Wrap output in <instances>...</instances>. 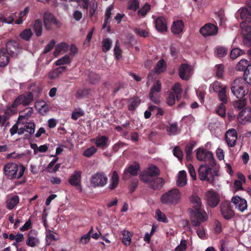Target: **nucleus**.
Listing matches in <instances>:
<instances>
[{"label":"nucleus","instance_id":"nucleus-1","mask_svg":"<svg viewBox=\"0 0 251 251\" xmlns=\"http://www.w3.org/2000/svg\"><path fill=\"white\" fill-rule=\"evenodd\" d=\"M160 171L155 165H151L142 171L139 176L141 181L147 184L153 190H160L165 184L164 179L160 177Z\"/></svg>","mask_w":251,"mask_h":251},{"label":"nucleus","instance_id":"nucleus-2","mask_svg":"<svg viewBox=\"0 0 251 251\" xmlns=\"http://www.w3.org/2000/svg\"><path fill=\"white\" fill-rule=\"evenodd\" d=\"M25 170V167L15 163H8L3 168L5 176L9 179H19L22 177Z\"/></svg>","mask_w":251,"mask_h":251},{"label":"nucleus","instance_id":"nucleus-3","mask_svg":"<svg viewBox=\"0 0 251 251\" xmlns=\"http://www.w3.org/2000/svg\"><path fill=\"white\" fill-rule=\"evenodd\" d=\"M180 199V191L177 188H174L163 194L160 198V201L164 204L175 205L179 202Z\"/></svg>","mask_w":251,"mask_h":251},{"label":"nucleus","instance_id":"nucleus-4","mask_svg":"<svg viewBox=\"0 0 251 251\" xmlns=\"http://www.w3.org/2000/svg\"><path fill=\"white\" fill-rule=\"evenodd\" d=\"M190 221L193 226H200L207 221L208 217L206 212L201 209L190 210Z\"/></svg>","mask_w":251,"mask_h":251},{"label":"nucleus","instance_id":"nucleus-5","mask_svg":"<svg viewBox=\"0 0 251 251\" xmlns=\"http://www.w3.org/2000/svg\"><path fill=\"white\" fill-rule=\"evenodd\" d=\"M198 175L200 180L212 183L214 180V176H217V173L216 171L212 172L211 168L208 165H202L199 168Z\"/></svg>","mask_w":251,"mask_h":251},{"label":"nucleus","instance_id":"nucleus-6","mask_svg":"<svg viewBox=\"0 0 251 251\" xmlns=\"http://www.w3.org/2000/svg\"><path fill=\"white\" fill-rule=\"evenodd\" d=\"M196 156L199 161L208 162V165L211 167H214L215 165V160L213 154L211 151L200 148L197 150Z\"/></svg>","mask_w":251,"mask_h":251},{"label":"nucleus","instance_id":"nucleus-7","mask_svg":"<svg viewBox=\"0 0 251 251\" xmlns=\"http://www.w3.org/2000/svg\"><path fill=\"white\" fill-rule=\"evenodd\" d=\"M230 89L232 93L237 99L243 98L247 94L244 90L243 84L240 79H235L231 83Z\"/></svg>","mask_w":251,"mask_h":251},{"label":"nucleus","instance_id":"nucleus-8","mask_svg":"<svg viewBox=\"0 0 251 251\" xmlns=\"http://www.w3.org/2000/svg\"><path fill=\"white\" fill-rule=\"evenodd\" d=\"M90 181L94 187H102L107 184L108 178L103 173L97 172L91 176Z\"/></svg>","mask_w":251,"mask_h":251},{"label":"nucleus","instance_id":"nucleus-9","mask_svg":"<svg viewBox=\"0 0 251 251\" xmlns=\"http://www.w3.org/2000/svg\"><path fill=\"white\" fill-rule=\"evenodd\" d=\"M23 49L22 47L17 41L10 40L7 42L5 50L12 57H16L18 54L22 52Z\"/></svg>","mask_w":251,"mask_h":251},{"label":"nucleus","instance_id":"nucleus-10","mask_svg":"<svg viewBox=\"0 0 251 251\" xmlns=\"http://www.w3.org/2000/svg\"><path fill=\"white\" fill-rule=\"evenodd\" d=\"M140 170V166L139 164L136 162H134L132 164L130 165L125 169L123 174L122 179L124 180H126L129 179L131 176H136Z\"/></svg>","mask_w":251,"mask_h":251},{"label":"nucleus","instance_id":"nucleus-11","mask_svg":"<svg viewBox=\"0 0 251 251\" xmlns=\"http://www.w3.org/2000/svg\"><path fill=\"white\" fill-rule=\"evenodd\" d=\"M33 95L31 92H29L26 95L22 94L18 96L13 102L12 107L16 108L20 104L28 105L33 101Z\"/></svg>","mask_w":251,"mask_h":251},{"label":"nucleus","instance_id":"nucleus-12","mask_svg":"<svg viewBox=\"0 0 251 251\" xmlns=\"http://www.w3.org/2000/svg\"><path fill=\"white\" fill-rule=\"evenodd\" d=\"M81 175L82 172L81 171L75 170L68 179V182L70 185L76 187L80 192L82 191Z\"/></svg>","mask_w":251,"mask_h":251},{"label":"nucleus","instance_id":"nucleus-13","mask_svg":"<svg viewBox=\"0 0 251 251\" xmlns=\"http://www.w3.org/2000/svg\"><path fill=\"white\" fill-rule=\"evenodd\" d=\"M218 27L211 23H207L202 26L200 29V32L204 37L214 36L218 32Z\"/></svg>","mask_w":251,"mask_h":251},{"label":"nucleus","instance_id":"nucleus-14","mask_svg":"<svg viewBox=\"0 0 251 251\" xmlns=\"http://www.w3.org/2000/svg\"><path fill=\"white\" fill-rule=\"evenodd\" d=\"M220 207L221 214L225 219H230L234 216V211L231 209L230 202H223L221 204Z\"/></svg>","mask_w":251,"mask_h":251},{"label":"nucleus","instance_id":"nucleus-15","mask_svg":"<svg viewBox=\"0 0 251 251\" xmlns=\"http://www.w3.org/2000/svg\"><path fill=\"white\" fill-rule=\"evenodd\" d=\"M238 122L242 124L247 122H251V108L245 107L241 110L237 117Z\"/></svg>","mask_w":251,"mask_h":251},{"label":"nucleus","instance_id":"nucleus-16","mask_svg":"<svg viewBox=\"0 0 251 251\" xmlns=\"http://www.w3.org/2000/svg\"><path fill=\"white\" fill-rule=\"evenodd\" d=\"M225 138L226 142L229 147H234L237 140V133L234 128L228 130L226 133Z\"/></svg>","mask_w":251,"mask_h":251},{"label":"nucleus","instance_id":"nucleus-17","mask_svg":"<svg viewBox=\"0 0 251 251\" xmlns=\"http://www.w3.org/2000/svg\"><path fill=\"white\" fill-rule=\"evenodd\" d=\"M192 68L190 65L186 63L181 64L178 70V75L183 80H187L189 79Z\"/></svg>","mask_w":251,"mask_h":251},{"label":"nucleus","instance_id":"nucleus-18","mask_svg":"<svg viewBox=\"0 0 251 251\" xmlns=\"http://www.w3.org/2000/svg\"><path fill=\"white\" fill-rule=\"evenodd\" d=\"M207 203L211 207H215L219 203L220 196L216 192L211 190L208 191L206 194Z\"/></svg>","mask_w":251,"mask_h":251},{"label":"nucleus","instance_id":"nucleus-19","mask_svg":"<svg viewBox=\"0 0 251 251\" xmlns=\"http://www.w3.org/2000/svg\"><path fill=\"white\" fill-rule=\"evenodd\" d=\"M231 202L235 205L236 208L241 212H243L247 208L246 200L239 196L233 197Z\"/></svg>","mask_w":251,"mask_h":251},{"label":"nucleus","instance_id":"nucleus-20","mask_svg":"<svg viewBox=\"0 0 251 251\" xmlns=\"http://www.w3.org/2000/svg\"><path fill=\"white\" fill-rule=\"evenodd\" d=\"M161 89V83L159 80H157L155 84L151 87L150 93L149 98L154 103L158 104L159 102L158 98L154 95V92H159Z\"/></svg>","mask_w":251,"mask_h":251},{"label":"nucleus","instance_id":"nucleus-21","mask_svg":"<svg viewBox=\"0 0 251 251\" xmlns=\"http://www.w3.org/2000/svg\"><path fill=\"white\" fill-rule=\"evenodd\" d=\"M155 25L157 30L160 32H163L167 30V22L163 17H158L155 20Z\"/></svg>","mask_w":251,"mask_h":251},{"label":"nucleus","instance_id":"nucleus-22","mask_svg":"<svg viewBox=\"0 0 251 251\" xmlns=\"http://www.w3.org/2000/svg\"><path fill=\"white\" fill-rule=\"evenodd\" d=\"M184 27L183 22L181 20H178L173 23L171 29L174 34L178 35L183 31Z\"/></svg>","mask_w":251,"mask_h":251},{"label":"nucleus","instance_id":"nucleus-23","mask_svg":"<svg viewBox=\"0 0 251 251\" xmlns=\"http://www.w3.org/2000/svg\"><path fill=\"white\" fill-rule=\"evenodd\" d=\"M5 202L6 208L9 210H12L19 202V197L17 195L9 196Z\"/></svg>","mask_w":251,"mask_h":251},{"label":"nucleus","instance_id":"nucleus-24","mask_svg":"<svg viewBox=\"0 0 251 251\" xmlns=\"http://www.w3.org/2000/svg\"><path fill=\"white\" fill-rule=\"evenodd\" d=\"M93 140H95L94 143L98 148L103 150L108 147L107 142L108 140V138L104 135L97 137L96 138L94 139Z\"/></svg>","mask_w":251,"mask_h":251},{"label":"nucleus","instance_id":"nucleus-25","mask_svg":"<svg viewBox=\"0 0 251 251\" xmlns=\"http://www.w3.org/2000/svg\"><path fill=\"white\" fill-rule=\"evenodd\" d=\"M190 202L193 208L190 210L201 209L202 203L201 198L197 195H193L190 198Z\"/></svg>","mask_w":251,"mask_h":251},{"label":"nucleus","instance_id":"nucleus-26","mask_svg":"<svg viewBox=\"0 0 251 251\" xmlns=\"http://www.w3.org/2000/svg\"><path fill=\"white\" fill-rule=\"evenodd\" d=\"M9 55L4 48L0 49V67L6 66L9 62Z\"/></svg>","mask_w":251,"mask_h":251},{"label":"nucleus","instance_id":"nucleus-27","mask_svg":"<svg viewBox=\"0 0 251 251\" xmlns=\"http://www.w3.org/2000/svg\"><path fill=\"white\" fill-rule=\"evenodd\" d=\"M119 183V175L117 171H114L112 172L111 178L110 179V183L108 186L109 189L111 190H114L118 186Z\"/></svg>","mask_w":251,"mask_h":251},{"label":"nucleus","instance_id":"nucleus-28","mask_svg":"<svg viewBox=\"0 0 251 251\" xmlns=\"http://www.w3.org/2000/svg\"><path fill=\"white\" fill-rule=\"evenodd\" d=\"M166 69L167 64L165 60L164 59H161L157 62L154 70L155 73L160 74L164 73Z\"/></svg>","mask_w":251,"mask_h":251},{"label":"nucleus","instance_id":"nucleus-29","mask_svg":"<svg viewBox=\"0 0 251 251\" xmlns=\"http://www.w3.org/2000/svg\"><path fill=\"white\" fill-rule=\"evenodd\" d=\"M128 108L129 111H133L141 103L140 99L137 96H134L128 100Z\"/></svg>","mask_w":251,"mask_h":251},{"label":"nucleus","instance_id":"nucleus-30","mask_svg":"<svg viewBox=\"0 0 251 251\" xmlns=\"http://www.w3.org/2000/svg\"><path fill=\"white\" fill-rule=\"evenodd\" d=\"M68 49L69 45L65 42H62L56 45L53 54L55 57H57L61 51L66 52L68 50Z\"/></svg>","mask_w":251,"mask_h":251},{"label":"nucleus","instance_id":"nucleus-31","mask_svg":"<svg viewBox=\"0 0 251 251\" xmlns=\"http://www.w3.org/2000/svg\"><path fill=\"white\" fill-rule=\"evenodd\" d=\"M186 173L185 171H180L178 173L177 185L179 187H183L187 183Z\"/></svg>","mask_w":251,"mask_h":251},{"label":"nucleus","instance_id":"nucleus-32","mask_svg":"<svg viewBox=\"0 0 251 251\" xmlns=\"http://www.w3.org/2000/svg\"><path fill=\"white\" fill-rule=\"evenodd\" d=\"M122 243L126 246H129L131 242L132 234L128 230L125 229L122 231Z\"/></svg>","mask_w":251,"mask_h":251},{"label":"nucleus","instance_id":"nucleus-33","mask_svg":"<svg viewBox=\"0 0 251 251\" xmlns=\"http://www.w3.org/2000/svg\"><path fill=\"white\" fill-rule=\"evenodd\" d=\"M33 29L37 37H39L42 35V22L40 19H37L35 21Z\"/></svg>","mask_w":251,"mask_h":251},{"label":"nucleus","instance_id":"nucleus-34","mask_svg":"<svg viewBox=\"0 0 251 251\" xmlns=\"http://www.w3.org/2000/svg\"><path fill=\"white\" fill-rule=\"evenodd\" d=\"M33 34V32L30 28H26L20 33L19 36L22 39L26 41H29L30 40Z\"/></svg>","mask_w":251,"mask_h":251},{"label":"nucleus","instance_id":"nucleus-35","mask_svg":"<svg viewBox=\"0 0 251 251\" xmlns=\"http://www.w3.org/2000/svg\"><path fill=\"white\" fill-rule=\"evenodd\" d=\"M250 62L246 59H241L237 64L236 69L239 71H245L247 70Z\"/></svg>","mask_w":251,"mask_h":251},{"label":"nucleus","instance_id":"nucleus-36","mask_svg":"<svg viewBox=\"0 0 251 251\" xmlns=\"http://www.w3.org/2000/svg\"><path fill=\"white\" fill-rule=\"evenodd\" d=\"M247 100L245 98L239 99L238 100L234 101L233 106L235 109L242 110L246 107Z\"/></svg>","mask_w":251,"mask_h":251},{"label":"nucleus","instance_id":"nucleus-37","mask_svg":"<svg viewBox=\"0 0 251 251\" xmlns=\"http://www.w3.org/2000/svg\"><path fill=\"white\" fill-rule=\"evenodd\" d=\"M67 69L66 66H61L55 69L52 72L49 74V77L50 79H54L57 77L60 74L64 72Z\"/></svg>","mask_w":251,"mask_h":251},{"label":"nucleus","instance_id":"nucleus-38","mask_svg":"<svg viewBox=\"0 0 251 251\" xmlns=\"http://www.w3.org/2000/svg\"><path fill=\"white\" fill-rule=\"evenodd\" d=\"M166 130L169 135H176L180 131L177 123L170 124V126L167 127Z\"/></svg>","mask_w":251,"mask_h":251},{"label":"nucleus","instance_id":"nucleus-39","mask_svg":"<svg viewBox=\"0 0 251 251\" xmlns=\"http://www.w3.org/2000/svg\"><path fill=\"white\" fill-rule=\"evenodd\" d=\"M33 109L32 107H28L21 112V114L19 115L18 120H20L23 119H27L33 113Z\"/></svg>","mask_w":251,"mask_h":251},{"label":"nucleus","instance_id":"nucleus-40","mask_svg":"<svg viewBox=\"0 0 251 251\" xmlns=\"http://www.w3.org/2000/svg\"><path fill=\"white\" fill-rule=\"evenodd\" d=\"M139 8L138 0H129L127 3V8L133 11H136Z\"/></svg>","mask_w":251,"mask_h":251},{"label":"nucleus","instance_id":"nucleus-41","mask_svg":"<svg viewBox=\"0 0 251 251\" xmlns=\"http://www.w3.org/2000/svg\"><path fill=\"white\" fill-rule=\"evenodd\" d=\"M112 46V41L109 38H105L102 41V49L104 52L108 51Z\"/></svg>","mask_w":251,"mask_h":251},{"label":"nucleus","instance_id":"nucleus-42","mask_svg":"<svg viewBox=\"0 0 251 251\" xmlns=\"http://www.w3.org/2000/svg\"><path fill=\"white\" fill-rule=\"evenodd\" d=\"M133 31L137 35L144 38L148 37L150 34L148 29H143L140 28H135Z\"/></svg>","mask_w":251,"mask_h":251},{"label":"nucleus","instance_id":"nucleus-43","mask_svg":"<svg viewBox=\"0 0 251 251\" xmlns=\"http://www.w3.org/2000/svg\"><path fill=\"white\" fill-rule=\"evenodd\" d=\"M226 88H224L218 93V98L222 103L226 104L228 102V98L226 94Z\"/></svg>","mask_w":251,"mask_h":251},{"label":"nucleus","instance_id":"nucleus-44","mask_svg":"<svg viewBox=\"0 0 251 251\" xmlns=\"http://www.w3.org/2000/svg\"><path fill=\"white\" fill-rule=\"evenodd\" d=\"M210 87H212L214 91L218 93L223 89L226 88V86L223 85L221 82L218 81L214 82L212 84H211Z\"/></svg>","mask_w":251,"mask_h":251},{"label":"nucleus","instance_id":"nucleus-45","mask_svg":"<svg viewBox=\"0 0 251 251\" xmlns=\"http://www.w3.org/2000/svg\"><path fill=\"white\" fill-rule=\"evenodd\" d=\"M70 62V57L68 55L66 54L61 58L58 59L55 62V65L56 66H61L62 65L69 64Z\"/></svg>","mask_w":251,"mask_h":251},{"label":"nucleus","instance_id":"nucleus-46","mask_svg":"<svg viewBox=\"0 0 251 251\" xmlns=\"http://www.w3.org/2000/svg\"><path fill=\"white\" fill-rule=\"evenodd\" d=\"M56 21L54 16L51 13H45L44 16V23L47 26V23L49 24L54 23Z\"/></svg>","mask_w":251,"mask_h":251},{"label":"nucleus","instance_id":"nucleus-47","mask_svg":"<svg viewBox=\"0 0 251 251\" xmlns=\"http://www.w3.org/2000/svg\"><path fill=\"white\" fill-rule=\"evenodd\" d=\"M155 216L158 221L164 223H167L168 220L165 215L159 209H157L155 212Z\"/></svg>","mask_w":251,"mask_h":251},{"label":"nucleus","instance_id":"nucleus-48","mask_svg":"<svg viewBox=\"0 0 251 251\" xmlns=\"http://www.w3.org/2000/svg\"><path fill=\"white\" fill-rule=\"evenodd\" d=\"M151 9V5L146 3L141 9L138 10V14L144 17Z\"/></svg>","mask_w":251,"mask_h":251},{"label":"nucleus","instance_id":"nucleus-49","mask_svg":"<svg viewBox=\"0 0 251 251\" xmlns=\"http://www.w3.org/2000/svg\"><path fill=\"white\" fill-rule=\"evenodd\" d=\"M97 151V149L94 146H92L90 148L85 150L83 153V155L87 157H90L94 153H95Z\"/></svg>","mask_w":251,"mask_h":251},{"label":"nucleus","instance_id":"nucleus-50","mask_svg":"<svg viewBox=\"0 0 251 251\" xmlns=\"http://www.w3.org/2000/svg\"><path fill=\"white\" fill-rule=\"evenodd\" d=\"M173 154L177 157L179 161H181L183 159V152L178 146L175 147L173 149Z\"/></svg>","mask_w":251,"mask_h":251},{"label":"nucleus","instance_id":"nucleus-51","mask_svg":"<svg viewBox=\"0 0 251 251\" xmlns=\"http://www.w3.org/2000/svg\"><path fill=\"white\" fill-rule=\"evenodd\" d=\"M225 104L221 103L216 110L217 114L222 118L225 117L226 115V109Z\"/></svg>","mask_w":251,"mask_h":251},{"label":"nucleus","instance_id":"nucleus-52","mask_svg":"<svg viewBox=\"0 0 251 251\" xmlns=\"http://www.w3.org/2000/svg\"><path fill=\"white\" fill-rule=\"evenodd\" d=\"M217 56L218 57H222L226 55L227 50L223 47H217L216 48Z\"/></svg>","mask_w":251,"mask_h":251},{"label":"nucleus","instance_id":"nucleus-53","mask_svg":"<svg viewBox=\"0 0 251 251\" xmlns=\"http://www.w3.org/2000/svg\"><path fill=\"white\" fill-rule=\"evenodd\" d=\"M114 53L115 55L116 58L118 60L121 56L122 50L120 48L119 42L117 40L115 43V47L114 49Z\"/></svg>","mask_w":251,"mask_h":251},{"label":"nucleus","instance_id":"nucleus-54","mask_svg":"<svg viewBox=\"0 0 251 251\" xmlns=\"http://www.w3.org/2000/svg\"><path fill=\"white\" fill-rule=\"evenodd\" d=\"M25 130L29 134H33L35 131V125L34 123L28 122L25 126Z\"/></svg>","mask_w":251,"mask_h":251},{"label":"nucleus","instance_id":"nucleus-55","mask_svg":"<svg viewBox=\"0 0 251 251\" xmlns=\"http://www.w3.org/2000/svg\"><path fill=\"white\" fill-rule=\"evenodd\" d=\"M195 227H197L196 229V232L199 237L201 239H204L205 237V232L203 226L201 224L200 226H198Z\"/></svg>","mask_w":251,"mask_h":251},{"label":"nucleus","instance_id":"nucleus-56","mask_svg":"<svg viewBox=\"0 0 251 251\" xmlns=\"http://www.w3.org/2000/svg\"><path fill=\"white\" fill-rule=\"evenodd\" d=\"M28 239L26 241V244L27 246L31 247H34L36 246V243L38 242V240L35 237L30 236L29 233L28 234Z\"/></svg>","mask_w":251,"mask_h":251},{"label":"nucleus","instance_id":"nucleus-57","mask_svg":"<svg viewBox=\"0 0 251 251\" xmlns=\"http://www.w3.org/2000/svg\"><path fill=\"white\" fill-rule=\"evenodd\" d=\"M138 185V180L137 178H134L131 180V183L129 187V192L130 194L133 193Z\"/></svg>","mask_w":251,"mask_h":251},{"label":"nucleus","instance_id":"nucleus-58","mask_svg":"<svg viewBox=\"0 0 251 251\" xmlns=\"http://www.w3.org/2000/svg\"><path fill=\"white\" fill-rule=\"evenodd\" d=\"M242 54V50L238 48L232 50L230 51V57L232 59H234Z\"/></svg>","mask_w":251,"mask_h":251},{"label":"nucleus","instance_id":"nucleus-59","mask_svg":"<svg viewBox=\"0 0 251 251\" xmlns=\"http://www.w3.org/2000/svg\"><path fill=\"white\" fill-rule=\"evenodd\" d=\"M93 231V228L92 227L89 231L85 235L82 236L80 238V242L83 244H86L89 242L90 239V235L92 233V232Z\"/></svg>","mask_w":251,"mask_h":251},{"label":"nucleus","instance_id":"nucleus-60","mask_svg":"<svg viewBox=\"0 0 251 251\" xmlns=\"http://www.w3.org/2000/svg\"><path fill=\"white\" fill-rule=\"evenodd\" d=\"M216 75L218 77H222L224 73L225 67L223 64H219L216 66Z\"/></svg>","mask_w":251,"mask_h":251},{"label":"nucleus","instance_id":"nucleus-61","mask_svg":"<svg viewBox=\"0 0 251 251\" xmlns=\"http://www.w3.org/2000/svg\"><path fill=\"white\" fill-rule=\"evenodd\" d=\"M97 8V4L95 1H92L90 4L89 14L91 18L95 15Z\"/></svg>","mask_w":251,"mask_h":251},{"label":"nucleus","instance_id":"nucleus-62","mask_svg":"<svg viewBox=\"0 0 251 251\" xmlns=\"http://www.w3.org/2000/svg\"><path fill=\"white\" fill-rule=\"evenodd\" d=\"M55 45V41L54 40L52 39L49 44H48L45 47L43 53L46 54L50 51L54 47Z\"/></svg>","mask_w":251,"mask_h":251},{"label":"nucleus","instance_id":"nucleus-63","mask_svg":"<svg viewBox=\"0 0 251 251\" xmlns=\"http://www.w3.org/2000/svg\"><path fill=\"white\" fill-rule=\"evenodd\" d=\"M186 249V242L185 240H182L180 241V244L176 248L175 251H185Z\"/></svg>","mask_w":251,"mask_h":251},{"label":"nucleus","instance_id":"nucleus-64","mask_svg":"<svg viewBox=\"0 0 251 251\" xmlns=\"http://www.w3.org/2000/svg\"><path fill=\"white\" fill-rule=\"evenodd\" d=\"M175 94L173 92H171L167 99V103L170 106H172L175 104Z\"/></svg>","mask_w":251,"mask_h":251}]
</instances>
